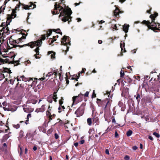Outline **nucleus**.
<instances>
[{
	"mask_svg": "<svg viewBox=\"0 0 160 160\" xmlns=\"http://www.w3.org/2000/svg\"><path fill=\"white\" fill-rule=\"evenodd\" d=\"M39 47H37L34 50L35 52H36L37 54H39Z\"/></svg>",
	"mask_w": 160,
	"mask_h": 160,
	"instance_id": "nucleus-41",
	"label": "nucleus"
},
{
	"mask_svg": "<svg viewBox=\"0 0 160 160\" xmlns=\"http://www.w3.org/2000/svg\"><path fill=\"white\" fill-rule=\"evenodd\" d=\"M12 18H14L13 17H12L11 15L10 14H8L7 17V21H10V22H11L12 19Z\"/></svg>",
	"mask_w": 160,
	"mask_h": 160,
	"instance_id": "nucleus-27",
	"label": "nucleus"
},
{
	"mask_svg": "<svg viewBox=\"0 0 160 160\" xmlns=\"http://www.w3.org/2000/svg\"><path fill=\"white\" fill-rule=\"evenodd\" d=\"M52 29H49L48 32H47L46 35H47V37H48L50 36L52 33Z\"/></svg>",
	"mask_w": 160,
	"mask_h": 160,
	"instance_id": "nucleus-32",
	"label": "nucleus"
},
{
	"mask_svg": "<svg viewBox=\"0 0 160 160\" xmlns=\"http://www.w3.org/2000/svg\"><path fill=\"white\" fill-rule=\"evenodd\" d=\"M56 39H53L52 38H50L49 40H48V42H50V40H51V42L49 44L50 45H51L52 44L54 41H56Z\"/></svg>",
	"mask_w": 160,
	"mask_h": 160,
	"instance_id": "nucleus-34",
	"label": "nucleus"
},
{
	"mask_svg": "<svg viewBox=\"0 0 160 160\" xmlns=\"http://www.w3.org/2000/svg\"><path fill=\"white\" fill-rule=\"evenodd\" d=\"M6 27H3L2 29L1 30H0V31L1 32H2V31H3L4 32V33H5V31H6Z\"/></svg>",
	"mask_w": 160,
	"mask_h": 160,
	"instance_id": "nucleus-54",
	"label": "nucleus"
},
{
	"mask_svg": "<svg viewBox=\"0 0 160 160\" xmlns=\"http://www.w3.org/2000/svg\"><path fill=\"white\" fill-rule=\"evenodd\" d=\"M16 10L14 9H13L12 10V13L10 15H11L12 17H13V18H14L16 17L17 15L16 14Z\"/></svg>",
	"mask_w": 160,
	"mask_h": 160,
	"instance_id": "nucleus-22",
	"label": "nucleus"
},
{
	"mask_svg": "<svg viewBox=\"0 0 160 160\" xmlns=\"http://www.w3.org/2000/svg\"><path fill=\"white\" fill-rule=\"evenodd\" d=\"M52 53H53V54H52L51 55V58L53 59L55 58V53L54 52H53L52 51H49L48 52V54H51Z\"/></svg>",
	"mask_w": 160,
	"mask_h": 160,
	"instance_id": "nucleus-24",
	"label": "nucleus"
},
{
	"mask_svg": "<svg viewBox=\"0 0 160 160\" xmlns=\"http://www.w3.org/2000/svg\"><path fill=\"white\" fill-rule=\"evenodd\" d=\"M83 97V94L81 93H80L78 96H73L72 97L73 103H77L79 102H81Z\"/></svg>",
	"mask_w": 160,
	"mask_h": 160,
	"instance_id": "nucleus-6",
	"label": "nucleus"
},
{
	"mask_svg": "<svg viewBox=\"0 0 160 160\" xmlns=\"http://www.w3.org/2000/svg\"><path fill=\"white\" fill-rule=\"evenodd\" d=\"M61 44L67 46L66 51H68L69 47L67 46L68 45H70V41L69 40V37L68 36H64L62 38L61 40Z\"/></svg>",
	"mask_w": 160,
	"mask_h": 160,
	"instance_id": "nucleus-4",
	"label": "nucleus"
},
{
	"mask_svg": "<svg viewBox=\"0 0 160 160\" xmlns=\"http://www.w3.org/2000/svg\"><path fill=\"white\" fill-rule=\"evenodd\" d=\"M61 99H60L59 101V106H61L62 104L63 103V101H62L63 99V98L61 97Z\"/></svg>",
	"mask_w": 160,
	"mask_h": 160,
	"instance_id": "nucleus-43",
	"label": "nucleus"
},
{
	"mask_svg": "<svg viewBox=\"0 0 160 160\" xmlns=\"http://www.w3.org/2000/svg\"><path fill=\"white\" fill-rule=\"evenodd\" d=\"M130 159L128 155H126L124 157V159L125 160H128Z\"/></svg>",
	"mask_w": 160,
	"mask_h": 160,
	"instance_id": "nucleus-51",
	"label": "nucleus"
},
{
	"mask_svg": "<svg viewBox=\"0 0 160 160\" xmlns=\"http://www.w3.org/2000/svg\"><path fill=\"white\" fill-rule=\"evenodd\" d=\"M1 72L4 73L7 72L8 74H9V76H10V73H12L10 69H8L7 68H4L3 70L0 69V73Z\"/></svg>",
	"mask_w": 160,
	"mask_h": 160,
	"instance_id": "nucleus-11",
	"label": "nucleus"
},
{
	"mask_svg": "<svg viewBox=\"0 0 160 160\" xmlns=\"http://www.w3.org/2000/svg\"><path fill=\"white\" fill-rule=\"evenodd\" d=\"M9 134H7L5 135L2 137V139H1V142L3 143L5 142L8 138L9 137Z\"/></svg>",
	"mask_w": 160,
	"mask_h": 160,
	"instance_id": "nucleus-16",
	"label": "nucleus"
},
{
	"mask_svg": "<svg viewBox=\"0 0 160 160\" xmlns=\"http://www.w3.org/2000/svg\"><path fill=\"white\" fill-rule=\"evenodd\" d=\"M56 116V115L54 114H53L52 115H51L48 118H49V121L48 122H49L51 120H52L53 118H54Z\"/></svg>",
	"mask_w": 160,
	"mask_h": 160,
	"instance_id": "nucleus-26",
	"label": "nucleus"
},
{
	"mask_svg": "<svg viewBox=\"0 0 160 160\" xmlns=\"http://www.w3.org/2000/svg\"><path fill=\"white\" fill-rule=\"evenodd\" d=\"M142 23L146 25L148 29H151L155 32H157L156 30H160V24L155 22L154 21L150 22L148 21L143 20Z\"/></svg>",
	"mask_w": 160,
	"mask_h": 160,
	"instance_id": "nucleus-2",
	"label": "nucleus"
},
{
	"mask_svg": "<svg viewBox=\"0 0 160 160\" xmlns=\"http://www.w3.org/2000/svg\"><path fill=\"white\" fill-rule=\"evenodd\" d=\"M84 142L85 141L84 140H82L79 142V143L80 144H82L84 143Z\"/></svg>",
	"mask_w": 160,
	"mask_h": 160,
	"instance_id": "nucleus-60",
	"label": "nucleus"
},
{
	"mask_svg": "<svg viewBox=\"0 0 160 160\" xmlns=\"http://www.w3.org/2000/svg\"><path fill=\"white\" fill-rule=\"evenodd\" d=\"M9 43L10 44L13 45L12 48H13V45H15L14 44H13V43H14V42H13V40H12V41H9Z\"/></svg>",
	"mask_w": 160,
	"mask_h": 160,
	"instance_id": "nucleus-58",
	"label": "nucleus"
},
{
	"mask_svg": "<svg viewBox=\"0 0 160 160\" xmlns=\"http://www.w3.org/2000/svg\"><path fill=\"white\" fill-rule=\"evenodd\" d=\"M54 136L55 139H58L59 138V136H58V134L57 133H55Z\"/></svg>",
	"mask_w": 160,
	"mask_h": 160,
	"instance_id": "nucleus-52",
	"label": "nucleus"
},
{
	"mask_svg": "<svg viewBox=\"0 0 160 160\" xmlns=\"http://www.w3.org/2000/svg\"><path fill=\"white\" fill-rule=\"evenodd\" d=\"M19 60H16L14 61V62H11L12 64H16V65H18L20 64L19 63Z\"/></svg>",
	"mask_w": 160,
	"mask_h": 160,
	"instance_id": "nucleus-39",
	"label": "nucleus"
},
{
	"mask_svg": "<svg viewBox=\"0 0 160 160\" xmlns=\"http://www.w3.org/2000/svg\"><path fill=\"white\" fill-rule=\"evenodd\" d=\"M89 92H88V91H87L86 93H85V94L83 95H84V101H87V99H86L85 98V97H88V95H89Z\"/></svg>",
	"mask_w": 160,
	"mask_h": 160,
	"instance_id": "nucleus-28",
	"label": "nucleus"
},
{
	"mask_svg": "<svg viewBox=\"0 0 160 160\" xmlns=\"http://www.w3.org/2000/svg\"><path fill=\"white\" fill-rule=\"evenodd\" d=\"M120 47L121 48V51L122 52H121V53L122 54V55H123V54H122L123 52H122V51L123 50V48H124L125 43H124V45H122V43H120Z\"/></svg>",
	"mask_w": 160,
	"mask_h": 160,
	"instance_id": "nucleus-42",
	"label": "nucleus"
},
{
	"mask_svg": "<svg viewBox=\"0 0 160 160\" xmlns=\"http://www.w3.org/2000/svg\"><path fill=\"white\" fill-rule=\"evenodd\" d=\"M111 27L113 29H115V30H118V29L117 28V26L116 24H112V25Z\"/></svg>",
	"mask_w": 160,
	"mask_h": 160,
	"instance_id": "nucleus-38",
	"label": "nucleus"
},
{
	"mask_svg": "<svg viewBox=\"0 0 160 160\" xmlns=\"http://www.w3.org/2000/svg\"><path fill=\"white\" fill-rule=\"evenodd\" d=\"M50 111H51L48 110L46 112V115L47 117H48V118L51 115V112H50Z\"/></svg>",
	"mask_w": 160,
	"mask_h": 160,
	"instance_id": "nucleus-45",
	"label": "nucleus"
},
{
	"mask_svg": "<svg viewBox=\"0 0 160 160\" xmlns=\"http://www.w3.org/2000/svg\"><path fill=\"white\" fill-rule=\"evenodd\" d=\"M87 123L89 126H91L92 123V120L91 118H89L87 119Z\"/></svg>",
	"mask_w": 160,
	"mask_h": 160,
	"instance_id": "nucleus-30",
	"label": "nucleus"
},
{
	"mask_svg": "<svg viewBox=\"0 0 160 160\" xmlns=\"http://www.w3.org/2000/svg\"><path fill=\"white\" fill-rule=\"evenodd\" d=\"M13 127L16 129H18L20 128V125L19 124H17V125H13Z\"/></svg>",
	"mask_w": 160,
	"mask_h": 160,
	"instance_id": "nucleus-40",
	"label": "nucleus"
},
{
	"mask_svg": "<svg viewBox=\"0 0 160 160\" xmlns=\"http://www.w3.org/2000/svg\"><path fill=\"white\" fill-rule=\"evenodd\" d=\"M31 43L30 44L29 47L31 48H33L34 46H36L38 47H40L42 43L41 40H38L36 41L32 42H30Z\"/></svg>",
	"mask_w": 160,
	"mask_h": 160,
	"instance_id": "nucleus-8",
	"label": "nucleus"
},
{
	"mask_svg": "<svg viewBox=\"0 0 160 160\" xmlns=\"http://www.w3.org/2000/svg\"><path fill=\"white\" fill-rule=\"evenodd\" d=\"M37 88L38 89L40 90L42 88V86L41 85H38L37 86Z\"/></svg>",
	"mask_w": 160,
	"mask_h": 160,
	"instance_id": "nucleus-53",
	"label": "nucleus"
},
{
	"mask_svg": "<svg viewBox=\"0 0 160 160\" xmlns=\"http://www.w3.org/2000/svg\"><path fill=\"white\" fill-rule=\"evenodd\" d=\"M19 83V82L17 83L15 88V92L18 94H22L24 91V85L21 84L18 86Z\"/></svg>",
	"mask_w": 160,
	"mask_h": 160,
	"instance_id": "nucleus-5",
	"label": "nucleus"
},
{
	"mask_svg": "<svg viewBox=\"0 0 160 160\" xmlns=\"http://www.w3.org/2000/svg\"><path fill=\"white\" fill-rule=\"evenodd\" d=\"M150 18H151L152 21H154L156 18L155 17V16H154V15L153 14H151L150 16Z\"/></svg>",
	"mask_w": 160,
	"mask_h": 160,
	"instance_id": "nucleus-33",
	"label": "nucleus"
},
{
	"mask_svg": "<svg viewBox=\"0 0 160 160\" xmlns=\"http://www.w3.org/2000/svg\"><path fill=\"white\" fill-rule=\"evenodd\" d=\"M153 134L157 138H159L160 137L159 134L156 132H154L153 133Z\"/></svg>",
	"mask_w": 160,
	"mask_h": 160,
	"instance_id": "nucleus-44",
	"label": "nucleus"
},
{
	"mask_svg": "<svg viewBox=\"0 0 160 160\" xmlns=\"http://www.w3.org/2000/svg\"><path fill=\"white\" fill-rule=\"evenodd\" d=\"M20 78L22 79V80L24 82H27V81H32V83L35 82L33 81L32 78H26L24 76L22 75L20 77Z\"/></svg>",
	"mask_w": 160,
	"mask_h": 160,
	"instance_id": "nucleus-14",
	"label": "nucleus"
},
{
	"mask_svg": "<svg viewBox=\"0 0 160 160\" xmlns=\"http://www.w3.org/2000/svg\"><path fill=\"white\" fill-rule=\"evenodd\" d=\"M45 110V105H42L41 108H37L36 109L35 111L37 112H43Z\"/></svg>",
	"mask_w": 160,
	"mask_h": 160,
	"instance_id": "nucleus-17",
	"label": "nucleus"
},
{
	"mask_svg": "<svg viewBox=\"0 0 160 160\" xmlns=\"http://www.w3.org/2000/svg\"><path fill=\"white\" fill-rule=\"evenodd\" d=\"M129 27V25L128 24H125L123 26V30L126 33L128 32V28Z\"/></svg>",
	"mask_w": 160,
	"mask_h": 160,
	"instance_id": "nucleus-18",
	"label": "nucleus"
},
{
	"mask_svg": "<svg viewBox=\"0 0 160 160\" xmlns=\"http://www.w3.org/2000/svg\"><path fill=\"white\" fill-rule=\"evenodd\" d=\"M94 129L93 128H91L89 129L88 132L89 133H91L92 131H94Z\"/></svg>",
	"mask_w": 160,
	"mask_h": 160,
	"instance_id": "nucleus-62",
	"label": "nucleus"
},
{
	"mask_svg": "<svg viewBox=\"0 0 160 160\" xmlns=\"http://www.w3.org/2000/svg\"><path fill=\"white\" fill-rule=\"evenodd\" d=\"M112 122L113 123H116V121L114 116H112Z\"/></svg>",
	"mask_w": 160,
	"mask_h": 160,
	"instance_id": "nucleus-57",
	"label": "nucleus"
},
{
	"mask_svg": "<svg viewBox=\"0 0 160 160\" xmlns=\"http://www.w3.org/2000/svg\"><path fill=\"white\" fill-rule=\"evenodd\" d=\"M0 77L1 78H5V75L3 73H0Z\"/></svg>",
	"mask_w": 160,
	"mask_h": 160,
	"instance_id": "nucleus-55",
	"label": "nucleus"
},
{
	"mask_svg": "<svg viewBox=\"0 0 160 160\" xmlns=\"http://www.w3.org/2000/svg\"><path fill=\"white\" fill-rule=\"evenodd\" d=\"M39 54H37V53H36L35 54L34 56L35 57V58L36 59H39L40 58L38 56V55H39Z\"/></svg>",
	"mask_w": 160,
	"mask_h": 160,
	"instance_id": "nucleus-61",
	"label": "nucleus"
},
{
	"mask_svg": "<svg viewBox=\"0 0 160 160\" xmlns=\"http://www.w3.org/2000/svg\"><path fill=\"white\" fill-rule=\"evenodd\" d=\"M86 105L85 103H83L75 112V114L77 117H80L82 116L84 112L85 106Z\"/></svg>",
	"mask_w": 160,
	"mask_h": 160,
	"instance_id": "nucleus-3",
	"label": "nucleus"
},
{
	"mask_svg": "<svg viewBox=\"0 0 160 160\" xmlns=\"http://www.w3.org/2000/svg\"><path fill=\"white\" fill-rule=\"evenodd\" d=\"M30 4L29 5L25 4H22L23 6L22 8L23 9L25 10H29V8H31V9H34L36 8V6L35 4H34L32 2H30Z\"/></svg>",
	"mask_w": 160,
	"mask_h": 160,
	"instance_id": "nucleus-7",
	"label": "nucleus"
},
{
	"mask_svg": "<svg viewBox=\"0 0 160 160\" xmlns=\"http://www.w3.org/2000/svg\"><path fill=\"white\" fill-rule=\"evenodd\" d=\"M148 138L150 140L152 141L153 140V138L151 136L149 135L148 137Z\"/></svg>",
	"mask_w": 160,
	"mask_h": 160,
	"instance_id": "nucleus-64",
	"label": "nucleus"
},
{
	"mask_svg": "<svg viewBox=\"0 0 160 160\" xmlns=\"http://www.w3.org/2000/svg\"><path fill=\"white\" fill-rule=\"evenodd\" d=\"M65 0H60L58 3L56 2L54 5V8L52 10V13L53 15L58 14L60 11L59 17L64 16L62 18V20L64 22L68 21V23L71 21L72 17L71 16L72 12L71 8L68 6H66L65 4Z\"/></svg>",
	"mask_w": 160,
	"mask_h": 160,
	"instance_id": "nucleus-1",
	"label": "nucleus"
},
{
	"mask_svg": "<svg viewBox=\"0 0 160 160\" xmlns=\"http://www.w3.org/2000/svg\"><path fill=\"white\" fill-rule=\"evenodd\" d=\"M93 124L95 126L98 125L99 124V121L98 117H94L93 120Z\"/></svg>",
	"mask_w": 160,
	"mask_h": 160,
	"instance_id": "nucleus-19",
	"label": "nucleus"
},
{
	"mask_svg": "<svg viewBox=\"0 0 160 160\" xmlns=\"http://www.w3.org/2000/svg\"><path fill=\"white\" fill-rule=\"evenodd\" d=\"M134 78H135V79H136L137 80L139 81L140 80V77L138 76H134V77H133Z\"/></svg>",
	"mask_w": 160,
	"mask_h": 160,
	"instance_id": "nucleus-50",
	"label": "nucleus"
},
{
	"mask_svg": "<svg viewBox=\"0 0 160 160\" xmlns=\"http://www.w3.org/2000/svg\"><path fill=\"white\" fill-rule=\"evenodd\" d=\"M128 88H127L122 90L121 95L122 96L125 97L128 95Z\"/></svg>",
	"mask_w": 160,
	"mask_h": 160,
	"instance_id": "nucleus-13",
	"label": "nucleus"
},
{
	"mask_svg": "<svg viewBox=\"0 0 160 160\" xmlns=\"http://www.w3.org/2000/svg\"><path fill=\"white\" fill-rule=\"evenodd\" d=\"M37 134L36 130L35 131L33 132H29L27 133L25 137L26 138H33L34 136Z\"/></svg>",
	"mask_w": 160,
	"mask_h": 160,
	"instance_id": "nucleus-12",
	"label": "nucleus"
},
{
	"mask_svg": "<svg viewBox=\"0 0 160 160\" xmlns=\"http://www.w3.org/2000/svg\"><path fill=\"white\" fill-rule=\"evenodd\" d=\"M16 79L15 78H14L13 79H11L10 80V83L12 85L14 83V82Z\"/></svg>",
	"mask_w": 160,
	"mask_h": 160,
	"instance_id": "nucleus-37",
	"label": "nucleus"
},
{
	"mask_svg": "<svg viewBox=\"0 0 160 160\" xmlns=\"http://www.w3.org/2000/svg\"><path fill=\"white\" fill-rule=\"evenodd\" d=\"M112 101V100L110 99V98H106V104L104 108L105 109L107 108H109L110 107Z\"/></svg>",
	"mask_w": 160,
	"mask_h": 160,
	"instance_id": "nucleus-10",
	"label": "nucleus"
},
{
	"mask_svg": "<svg viewBox=\"0 0 160 160\" xmlns=\"http://www.w3.org/2000/svg\"><path fill=\"white\" fill-rule=\"evenodd\" d=\"M132 148L133 150H136L137 149L138 147L136 146H134L132 147Z\"/></svg>",
	"mask_w": 160,
	"mask_h": 160,
	"instance_id": "nucleus-63",
	"label": "nucleus"
},
{
	"mask_svg": "<svg viewBox=\"0 0 160 160\" xmlns=\"http://www.w3.org/2000/svg\"><path fill=\"white\" fill-rule=\"evenodd\" d=\"M24 136V133L22 130H21L19 132V137L21 138Z\"/></svg>",
	"mask_w": 160,
	"mask_h": 160,
	"instance_id": "nucleus-31",
	"label": "nucleus"
},
{
	"mask_svg": "<svg viewBox=\"0 0 160 160\" xmlns=\"http://www.w3.org/2000/svg\"><path fill=\"white\" fill-rule=\"evenodd\" d=\"M132 133V131L131 130H129L127 132L126 135L127 136L129 137L131 135Z\"/></svg>",
	"mask_w": 160,
	"mask_h": 160,
	"instance_id": "nucleus-29",
	"label": "nucleus"
},
{
	"mask_svg": "<svg viewBox=\"0 0 160 160\" xmlns=\"http://www.w3.org/2000/svg\"><path fill=\"white\" fill-rule=\"evenodd\" d=\"M58 112L59 113H60L62 111V110H61V107L60 106H59V107L58 108Z\"/></svg>",
	"mask_w": 160,
	"mask_h": 160,
	"instance_id": "nucleus-56",
	"label": "nucleus"
},
{
	"mask_svg": "<svg viewBox=\"0 0 160 160\" xmlns=\"http://www.w3.org/2000/svg\"><path fill=\"white\" fill-rule=\"evenodd\" d=\"M135 97H136V99L137 100L138 102H140L141 98L140 97V95L139 93H137L136 94V96L135 95Z\"/></svg>",
	"mask_w": 160,
	"mask_h": 160,
	"instance_id": "nucleus-25",
	"label": "nucleus"
},
{
	"mask_svg": "<svg viewBox=\"0 0 160 160\" xmlns=\"http://www.w3.org/2000/svg\"><path fill=\"white\" fill-rule=\"evenodd\" d=\"M46 37H47V35H46V34H44V35H42L41 39H39V40H41L42 41V40H44L45 39Z\"/></svg>",
	"mask_w": 160,
	"mask_h": 160,
	"instance_id": "nucleus-35",
	"label": "nucleus"
},
{
	"mask_svg": "<svg viewBox=\"0 0 160 160\" xmlns=\"http://www.w3.org/2000/svg\"><path fill=\"white\" fill-rule=\"evenodd\" d=\"M7 28H6V30L7 31L5 32V34H7L8 35L9 33V30L8 27V26H7Z\"/></svg>",
	"mask_w": 160,
	"mask_h": 160,
	"instance_id": "nucleus-47",
	"label": "nucleus"
},
{
	"mask_svg": "<svg viewBox=\"0 0 160 160\" xmlns=\"http://www.w3.org/2000/svg\"><path fill=\"white\" fill-rule=\"evenodd\" d=\"M52 30L57 33V31H60V29L59 28H58L57 29H53Z\"/></svg>",
	"mask_w": 160,
	"mask_h": 160,
	"instance_id": "nucleus-59",
	"label": "nucleus"
},
{
	"mask_svg": "<svg viewBox=\"0 0 160 160\" xmlns=\"http://www.w3.org/2000/svg\"><path fill=\"white\" fill-rule=\"evenodd\" d=\"M53 131V129H52V128H51L48 130V131H47V132H48V134H50Z\"/></svg>",
	"mask_w": 160,
	"mask_h": 160,
	"instance_id": "nucleus-48",
	"label": "nucleus"
},
{
	"mask_svg": "<svg viewBox=\"0 0 160 160\" xmlns=\"http://www.w3.org/2000/svg\"><path fill=\"white\" fill-rule=\"evenodd\" d=\"M30 43H28V44H24L23 45H13L14 48H16L17 47H19V48H22L24 46H30Z\"/></svg>",
	"mask_w": 160,
	"mask_h": 160,
	"instance_id": "nucleus-21",
	"label": "nucleus"
},
{
	"mask_svg": "<svg viewBox=\"0 0 160 160\" xmlns=\"http://www.w3.org/2000/svg\"><path fill=\"white\" fill-rule=\"evenodd\" d=\"M96 97V95L95 92V90H93V93H92V98H94Z\"/></svg>",
	"mask_w": 160,
	"mask_h": 160,
	"instance_id": "nucleus-49",
	"label": "nucleus"
},
{
	"mask_svg": "<svg viewBox=\"0 0 160 160\" xmlns=\"http://www.w3.org/2000/svg\"><path fill=\"white\" fill-rule=\"evenodd\" d=\"M120 77H121L122 79L123 78V77L124 75V73L123 71H122V70L120 72Z\"/></svg>",
	"mask_w": 160,
	"mask_h": 160,
	"instance_id": "nucleus-36",
	"label": "nucleus"
},
{
	"mask_svg": "<svg viewBox=\"0 0 160 160\" xmlns=\"http://www.w3.org/2000/svg\"><path fill=\"white\" fill-rule=\"evenodd\" d=\"M123 80L125 82L129 84L132 83V80L128 76H125L123 77Z\"/></svg>",
	"mask_w": 160,
	"mask_h": 160,
	"instance_id": "nucleus-9",
	"label": "nucleus"
},
{
	"mask_svg": "<svg viewBox=\"0 0 160 160\" xmlns=\"http://www.w3.org/2000/svg\"><path fill=\"white\" fill-rule=\"evenodd\" d=\"M47 101L50 103L52 102V95H49L47 98Z\"/></svg>",
	"mask_w": 160,
	"mask_h": 160,
	"instance_id": "nucleus-23",
	"label": "nucleus"
},
{
	"mask_svg": "<svg viewBox=\"0 0 160 160\" xmlns=\"http://www.w3.org/2000/svg\"><path fill=\"white\" fill-rule=\"evenodd\" d=\"M123 12L122 11H121L118 8H116L115 10L114 11V15L117 17L119 15L120 13H122Z\"/></svg>",
	"mask_w": 160,
	"mask_h": 160,
	"instance_id": "nucleus-15",
	"label": "nucleus"
},
{
	"mask_svg": "<svg viewBox=\"0 0 160 160\" xmlns=\"http://www.w3.org/2000/svg\"><path fill=\"white\" fill-rule=\"evenodd\" d=\"M3 6H2L0 8V13L4 12V10L5 9V7H3Z\"/></svg>",
	"mask_w": 160,
	"mask_h": 160,
	"instance_id": "nucleus-46",
	"label": "nucleus"
},
{
	"mask_svg": "<svg viewBox=\"0 0 160 160\" xmlns=\"http://www.w3.org/2000/svg\"><path fill=\"white\" fill-rule=\"evenodd\" d=\"M97 102L98 103V105L99 106H102L103 105V100H102L101 99L97 98Z\"/></svg>",
	"mask_w": 160,
	"mask_h": 160,
	"instance_id": "nucleus-20",
	"label": "nucleus"
}]
</instances>
